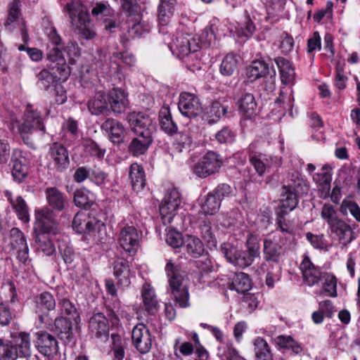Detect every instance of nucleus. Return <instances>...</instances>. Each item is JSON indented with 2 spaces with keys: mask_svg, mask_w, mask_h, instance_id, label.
I'll list each match as a JSON object with an SVG mask.
<instances>
[{
  "mask_svg": "<svg viewBox=\"0 0 360 360\" xmlns=\"http://www.w3.org/2000/svg\"><path fill=\"white\" fill-rule=\"evenodd\" d=\"M305 183L297 172L293 173L287 185H283L281 194V207L292 211L297 205V198L303 193Z\"/></svg>",
  "mask_w": 360,
  "mask_h": 360,
  "instance_id": "obj_4",
  "label": "nucleus"
},
{
  "mask_svg": "<svg viewBox=\"0 0 360 360\" xmlns=\"http://www.w3.org/2000/svg\"><path fill=\"white\" fill-rule=\"evenodd\" d=\"M181 203V195L176 188L168 189L160 206V213L164 224H170L174 212Z\"/></svg>",
  "mask_w": 360,
  "mask_h": 360,
  "instance_id": "obj_8",
  "label": "nucleus"
},
{
  "mask_svg": "<svg viewBox=\"0 0 360 360\" xmlns=\"http://www.w3.org/2000/svg\"><path fill=\"white\" fill-rule=\"evenodd\" d=\"M73 32L79 37L91 40L96 36L86 8L80 0H72L65 6Z\"/></svg>",
  "mask_w": 360,
  "mask_h": 360,
  "instance_id": "obj_2",
  "label": "nucleus"
},
{
  "mask_svg": "<svg viewBox=\"0 0 360 360\" xmlns=\"http://www.w3.org/2000/svg\"><path fill=\"white\" fill-rule=\"evenodd\" d=\"M275 342L280 347L291 349L295 354L302 351L300 345L290 336L279 335L275 338Z\"/></svg>",
  "mask_w": 360,
  "mask_h": 360,
  "instance_id": "obj_52",
  "label": "nucleus"
},
{
  "mask_svg": "<svg viewBox=\"0 0 360 360\" xmlns=\"http://www.w3.org/2000/svg\"><path fill=\"white\" fill-rule=\"evenodd\" d=\"M300 269L304 282L311 286L317 284L321 278L323 273L311 262L309 257L305 256L300 264Z\"/></svg>",
  "mask_w": 360,
  "mask_h": 360,
  "instance_id": "obj_21",
  "label": "nucleus"
},
{
  "mask_svg": "<svg viewBox=\"0 0 360 360\" xmlns=\"http://www.w3.org/2000/svg\"><path fill=\"white\" fill-rule=\"evenodd\" d=\"M229 111V107L218 101L213 102L206 109L202 115V119L209 124L216 123L221 117L225 116Z\"/></svg>",
  "mask_w": 360,
  "mask_h": 360,
  "instance_id": "obj_28",
  "label": "nucleus"
},
{
  "mask_svg": "<svg viewBox=\"0 0 360 360\" xmlns=\"http://www.w3.org/2000/svg\"><path fill=\"white\" fill-rule=\"evenodd\" d=\"M269 72L268 65L263 61H253L247 70V75L253 80L264 77Z\"/></svg>",
  "mask_w": 360,
  "mask_h": 360,
  "instance_id": "obj_44",
  "label": "nucleus"
},
{
  "mask_svg": "<svg viewBox=\"0 0 360 360\" xmlns=\"http://www.w3.org/2000/svg\"><path fill=\"white\" fill-rule=\"evenodd\" d=\"M165 271L169 279V290L174 296V301L180 307H187L189 305V294L185 283L184 272H181L171 261L166 264Z\"/></svg>",
  "mask_w": 360,
  "mask_h": 360,
  "instance_id": "obj_3",
  "label": "nucleus"
},
{
  "mask_svg": "<svg viewBox=\"0 0 360 360\" xmlns=\"http://www.w3.org/2000/svg\"><path fill=\"white\" fill-rule=\"evenodd\" d=\"M141 238V234L136 227L127 224L120 229L118 243L126 252L134 254L140 246Z\"/></svg>",
  "mask_w": 360,
  "mask_h": 360,
  "instance_id": "obj_9",
  "label": "nucleus"
},
{
  "mask_svg": "<svg viewBox=\"0 0 360 360\" xmlns=\"http://www.w3.org/2000/svg\"><path fill=\"white\" fill-rule=\"evenodd\" d=\"M8 244L16 251L20 262L25 264L29 259V248L24 233L18 228H13L10 231Z\"/></svg>",
  "mask_w": 360,
  "mask_h": 360,
  "instance_id": "obj_14",
  "label": "nucleus"
},
{
  "mask_svg": "<svg viewBox=\"0 0 360 360\" xmlns=\"http://www.w3.org/2000/svg\"><path fill=\"white\" fill-rule=\"evenodd\" d=\"M107 96L98 91L89 101L88 108L91 114L98 115L108 111Z\"/></svg>",
  "mask_w": 360,
  "mask_h": 360,
  "instance_id": "obj_31",
  "label": "nucleus"
},
{
  "mask_svg": "<svg viewBox=\"0 0 360 360\" xmlns=\"http://www.w3.org/2000/svg\"><path fill=\"white\" fill-rule=\"evenodd\" d=\"M220 205L221 199L212 191L206 195L201 207L204 213L207 214H214L219 210Z\"/></svg>",
  "mask_w": 360,
  "mask_h": 360,
  "instance_id": "obj_43",
  "label": "nucleus"
},
{
  "mask_svg": "<svg viewBox=\"0 0 360 360\" xmlns=\"http://www.w3.org/2000/svg\"><path fill=\"white\" fill-rule=\"evenodd\" d=\"M193 146V140L189 134L179 133L174 143V151L178 154L188 153Z\"/></svg>",
  "mask_w": 360,
  "mask_h": 360,
  "instance_id": "obj_40",
  "label": "nucleus"
},
{
  "mask_svg": "<svg viewBox=\"0 0 360 360\" xmlns=\"http://www.w3.org/2000/svg\"><path fill=\"white\" fill-rule=\"evenodd\" d=\"M169 48L174 55L184 58L191 52H196L198 45L194 38L188 34H181L172 40Z\"/></svg>",
  "mask_w": 360,
  "mask_h": 360,
  "instance_id": "obj_12",
  "label": "nucleus"
},
{
  "mask_svg": "<svg viewBox=\"0 0 360 360\" xmlns=\"http://www.w3.org/2000/svg\"><path fill=\"white\" fill-rule=\"evenodd\" d=\"M161 129L167 134L172 135L177 131V125L173 121L167 108L161 110L159 114Z\"/></svg>",
  "mask_w": 360,
  "mask_h": 360,
  "instance_id": "obj_38",
  "label": "nucleus"
},
{
  "mask_svg": "<svg viewBox=\"0 0 360 360\" xmlns=\"http://www.w3.org/2000/svg\"><path fill=\"white\" fill-rule=\"evenodd\" d=\"M279 238L276 236H269L264 239L263 254L265 260L278 263L283 255L282 246Z\"/></svg>",
  "mask_w": 360,
  "mask_h": 360,
  "instance_id": "obj_17",
  "label": "nucleus"
},
{
  "mask_svg": "<svg viewBox=\"0 0 360 360\" xmlns=\"http://www.w3.org/2000/svg\"><path fill=\"white\" fill-rule=\"evenodd\" d=\"M323 282V290L328 296L335 297L337 296V278L330 273L324 272L322 274L321 278Z\"/></svg>",
  "mask_w": 360,
  "mask_h": 360,
  "instance_id": "obj_48",
  "label": "nucleus"
},
{
  "mask_svg": "<svg viewBox=\"0 0 360 360\" xmlns=\"http://www.w3.org/2000/svg\"><path fill=\"white\" fill-rule=\"evenodd\" d=\"M89 332L92 336L106 340L109 333V322L105 316L101 312L93 314L89 321Z\"/></svg>",
  "mask_w": 360,
  "mask_h": 360,
  "instance_id": "obj_16",
  "label": "nucleus"
},
{
  "mask_svg": "<svg viewBox=\"0 0 360 360\" xmlns=\"http://www.w3.org/2000/svg\"><path fill=\"white\" fill-rule=\"evenodd\" d=\"M25 159L22 156L21 150H13L11 158V174L15 181L22 182L28 174V168L25 165Z\"/></svg>",
  "mask_w": 360,
  "mask_h": 360,
  "instance_id": "obj_20",
  "label": "nucleus"
},
{
  "mask_svg": "<svg viewBox=\"0 0 360 360\" xmlns=\"http://www.w3.org/2000/svg\"><path fill=\"white\" fill-rule=\"evenodd\" d=\"M173 4L161 2L158 7V19L162 24L172 15L174 12Z\"/></svg>",
  "mask_w": 360,
  "mask_h": 360,
  "instance_id": "obj_57",
  "label": "nucleus"
},
{
  "mask_svg": "<svg viewBox=\"0 0 360 360\" xmlns=\"http://www.w3.org/2000/svg\"><path fill=\"white\" fill-rule=\"evenodd\" d=\"M39 82L41 86L47 89L51 84L56 82L55 77L48 70H43L37 75Z\"/></svg>",
  "mask_w": 360,
  "mask_h": 360,
  "instance_id": "obj_60",
  "label": "nucleus"
},
{
  "mask_svg": "<svg viewBox=\"0 0 360 360\" xmlns=\"http://www.w3.org/2000/svg\"><path fill=\"white\" fill-rule=\"evenodd\" d=\"M49 155L58 170L65 169L70 164L68 152L60 143H53L51 145Z\"/></svg>",
  "mask_w": 360,
  "mask_h": 360,
  "instance_id": "obj_19",
  "label": "nucleus"
},
{
  "mask_svg": "<svg viewBox=\"0 0 360 360\" xmlns=\"http://www.w3.org/2000/svg\"><path fill=\"white\" fill-rule=\"evenodd\" d=\"M6 195L10 201L13 210H15L18 219L23 223H27L30 221V214L28 207L25 200L21 196H18L15 199L11 198V194L8 191Z\"/></svg>",
  "mask_w": 360,
  "mask_h": 360,
  "instance_id": "obj_33",
  "label": "nucleus"
},
{
  "mask_svg": "<svg viewBox=\"0 0 360 360\" xmlns=\"http://www.w3.org/2000/svg\"><path fill=\"white\" fill-rule=\"evenodd\" d=\"M101 129L108 133L112 143L119 144L122 141L124 128L117 120L108 119L102 124Z\"/></svg>",
  "mask_w": 360,
  "mask_h": 360,
  "instance_id": "obj_24",
  "label": "nucleus"
},
{
  "mask_svg": "<svg viewBox=\"0 0 360 360\" xmlns=\"http://www.w3.org/2000/svg\"><path fill=\"white\" fill-rule=\"evenodd\" d=\"M36 347L39 353L50 356L58 352V343L56 338L46 332L37 333Z\"/></svg>",
  "mask_w": 360,
  "mask_h": 360,
  "instance_id": "obj_18",
  "label": "nucleus"
},
{
  "mask_svg": "<svg viewBox=\"0 0 360 360\" xmlns=\"http://www.w3.org/2000/svg\"><path fill=\"white\" fill-rule=\"evenodd\" d=\"M275 62L279 69L281 80L283 84H291L293 83L295 72L292 64L284 58H277Z\"/></svg>",
  "mask_w": 360,
  "mask_h": 360,
  "instance_id": "obj_32",
  "label": "nucleus"
},
{
  "mask_svg": "<svg viewBox=\"0 0 360 360\" xmlns=\"http://www.w3.org/2000/svg\"><path fill=\"white\" fill-rule=\"evenodd\" d=\"M178 108L182 115L189 117H195L202 112L199 98L195 95L187 92L181 94Z\"/></svg>",
  "mask_w": 360,
  "mask_h": 360,
  "instance_id": "obj_15",
  "label": "nucleus"
},
{
  "mask_svg": "<svg viewBox=\"0 0 360 360\" xmlns=\"http://www.w3.org/2000/svg\"><path fill=\"white\" fill-rule=\"evenodd\" d=\"M129 121L136 135L129 145V151L134 156L143 155L153 141L154 125L152 120L148 115L134 112L129 115Z\"/></svg>",
  "mask_w": 360,
  "mask_h": 360,
  "instance_id": "obj_1",
  "label": "nucleus"
},
{
  "mask_svg": "<svg viewBox=\"0 0 360 360\" xmlns=\"http://www.w3.org/2000/svg\"><path fill=\"white\" fill-rule=\"evenodd\" d=\"M340 212L343 215L349 212L357 221H360V207L354 201L345 199L340 205Z\"/></svg>",
  "mask_w": 360,
  "mask_h": 360,
  "instance_id": "obj_51",
  "label": "nucleus"
},
{
  "mask_svg": "<svg viewBox=\"0 0 360 360\" xmlns=\"http://www.w3.org/2000/svg\"><path fill=\"white\" fill-rule=\"evenodd\" d=\"M58 307L60 308L62 314L72 316L73 320L75 323H78L80 320L79 316L75 305L68 299L63 298L59 300Z\"/></svg>",
  "mask_w": 360,
  "mask_h": 360,
  "instance_id": "obj_53",
  "label": "nucleus"
},
{
  "mask_svg": "<svg viewBox=\"0 0 360 360\" xmlns=\"http://www.w3.org/2000/svg\"><path fill=\"white\" fill-rule=\"evenodd\" d=\"M294 46V40L292 37L288 35L287 33H283L281 36L280 49L281 51L287 54L288 53Z\"/></svg>",
  "mask_w": 360,
  "mask_h": 360,
  "instance_id": "obj_61",
  "label": "nucleus"
},
{
  "mask_svg": "<svg viewBox=\"0 0 360 360\" xmlns=\"http://www.w3.org/2000/svg\"><path fill=\"white\" fill-rule=\"evenodd\" d=\"M47 202L51 210L60 212L67 205L63 193L55 187L47 188L45 191Z\"/></svg>",
  "mask_w": 360,
  "mask_h": 360,
  "instance_id": "obj_27",
  "label": "nucleus"
},
{
  "mask_svg": "<svg viewBox=\"0 0 360 360\" xmlns=\"http://www.w3.org/2000/svg\"><path fill=\"white\" fill-rule=\"evenodd\" d=\"M56 332L59 338L65 342H71L74 338L72 323L69 319L60 316L55 320Z\"/></svg>",
  "mask_w": 360,
  "mask_h": 360,
  "instance_id": "obj_29",
  "label": "nucleus"
},
{
  "mask_svg": "<svg viewBox=\"0 0 360 360\" xmlns=\"http://www.w3.org/2000/svg\"><path fill=\"white\" fill-rule=\"evenodd\" d=\"M37 308L48 311L53 310L56 307V300L53 296L48 292H44L35 297Z\"/></svg>",
  "mask_w": 360,
  "mask_h": 360,
  "instance_id": "obj_50",
  "label": "nucleus"
},
{
  "mask_svg": "<svg viewBox=\"0 0 360 360\" xmlns=\"http://www.w3.org/2000/svg\"><path fill=\"white\" fill-rule=\"evenodd\" d=\"M51 234L35 233V242L38 251L42 252L47 256H51L56 252L55 246L50 236Z\"/></svg>",
  "mask_w": 360,
  "mask_h": 360,
  "instance_id": "obj_36",
  "label": "nucleus"
},
{
  "mask_svg": "<svg viewBox=\"0 0 360 360\" xmlns=\"http://www.w3.org/2000/svg\"><path fill=\"white\" fill-rule=\"evenodd\" d=\"M238 58L237 55L227 54L221 63L220 72L225 76L233 75L238 68Z\"/></svg>",
  "mask_w": 360,
  "mask_h": 360,
  "instance_id": "obj_41",
  "label": "nucleus"
},
{
  "mask_svg": "<svg viewBox=\"0 0 360 360\" xmlns=\"http://www.w3.org/2000/svg\"><path fill=\"white\" fill-rule=\"evenodd\" d=\"M238 108L247 117L255 115L257 110V103L252 94L245 93L242 95L238 101Z\"/></svg>",
  "mask_w": 360,
  "mask_h": 360,
  "instance_id": "obj_37",
  "label": "nucleus"
},
{
  "mask_svg": "<svg viewBox=\"0 0 360 360\" xmlns=\"http://www.w3.org/2000/svg\"><path fill=\"white\" fill-rule=\"evenodd\" d=\"M183 248L188 255L193 257H200L204 252L202 241L198 238L191 235L184 237Z\"/></svg>",
  "mask_w": 360,
  "mask_h": 360,
  "instance_id": "obj_35",
  "label": "nucleus"
},
{
  "mask_svg": "<svg viewBox=\"0 0 360 360\" xmlns=\"http://www.w3.org/2000/svg\"><path fill=\"white\" fill-rule=\"evenodd\" d=\"M86 151L91 155L98 158H102L105 154V150L102 149L96 142L90 141L86 145Z\"/></svg>",
  "mask_w": 360,
  "mask_h": 360,
  "instance_id": "obj_62",
  "label": "nucleus"
},
{
  "mask_svg": "<svg viewBox=\"0 0 360 360\" xmlns=\"http://www.w3.org/2000/svg\"><path fill=\"white\" fill-rule=\"evenodd\" d=\"M108 103L112 111L115 113L124 112L129 105V101L124 91L120 89H113L107 96Z\"/></svg>",
  "mask_w": 360,
  "mask_h": 360,
  "instance_id": "obj_23",
  "label": "nucleus"
},
{
  "mask_svg": "<svg viewBox=\"0 0 360 360\" xmlns=\"http://www.w3.org/2000/svg\"><path fill=\"white\" fill-rule=\"evenodd\" d=\"M16 124L18 133L25 142L28 141L29 135L34 130L39 129L44 131V129L39 113L32 110L30 105L27 107L22 122H18Z\"/></svg>",
  "mask_w": 360,
  "mask_h": 360,
  "instance_id": "obj_5",
  "label": "nucleus"
},
{
  "mask_svg": "<svg viewBox=\"0 0 360 360\" xmlns=\"http://www.w3.org/2000/svg\"><path fill=\"white\" fill-rule=\"evenodd\" d=\"M17 356L16 349L7 343L0 352V360H15Z\"/></svg>",
  "mask_w": 360,
  "mask_h": 360,
  "instance_id": "obj_63",
  "label": "nucleus"
},
{
  "mask_svg": "<svg viewBox=\"0 0 360 360\" xmlns=\"http://www.w3.org/2000/svg\"><path fill=\"white\" fill-rule=\"evenodd\" d=\"M232 286L238 292L244 293L251 289V280L248 274L240 272L236 274L232 281Z\"/></svg>",
  "mask_w": 360,
  "mask_h": 360,
  "instance_id": "obj_42",
  "label": "nucleus"
},
{
  "mask_svg": "<svg viewBox=\"0 0 360 360\" xmlns=\"http://www.w3.org/2000/svg\"><path fill=\"white\" fill-rule=\"evenodd\" d=\"M329 230L345 246L354 239V232L351 226L341 219H339L335 223L332 224V225L329 226Z\"/></svg>",
  "mask_w": 360,
  "mask_h": 360,
  "instance_id": "obj_22",
  "label": "nucleus"
},
{
  "mask_svg": "<svg viewBox=\"0 0 360 360\" xmlns=\"http://www.w3.org/2000/svg\"><path fill=\"white\" fill-rule=\"evenodd\" d=\"M247 252L252 257L257 258L259 257V244L257 238L254 235H250L246 241Z\"/></svg>",
  "mask_w": 360,
  "mask_h": 360,
  "instance_id": "obj_58",
  "label": "nucleus"
},
{
  "mask_svg": "<svg viewBox=\"0 0 360 360\" xmlns=\"http://www.w3.org/2000/svg\"><path fill=\"white\" fill-rule=\"evenodd\" d=\"M143 306L149 314H155L159 307L154 289L148 283H144L141 289Z\"/></svg>",
  "mask_w": 360,
  "mask_h": 360,
  "instance_id": "obj_25",
  "label": "nucleus"
},
{
  "mask_svg": "<svg viewBox=\"0 0 360 360\" xmlns=\"http://www.w3.org/2000/svg\"><path fill=\"white\" fill-rule=\"evenodd\" d=\"M58 232V223L53 210L44 207L35 212L34 233H51Z\"/></svg>",
  "mask_w": 360,
  "mask_h": 360,
  "instance_id": "obj_6",
  "label": "nucleus"
},
{
  "mask_svg": "<svg viewBox=\"0 0 360 360\" xmlns=\"http://www.w3.org/2000/svg\"><path fill=\"white\" fill-rule=\"evenodd\" d=\"M64 53H65L66 56L70 60L78 57L80 55V49L77 42L69 41L64 47Z\"/></svg>",
  "mask_w": 360,
  "mask_h": 360,
  "instance_id": "obj_64",
  "label": "nucleus"
},
{
  "mask_svg": "<svg viewBox=\"0 0 360 360\" xmlns=\"http://www.w3.org/2000/svg\"><path fill=\"white\" fill-rule=\"evenodd\" d=\"M200 233L202 238L210 246H215L217 243L216 238L212 231L210 221H204L200 226Z\"/></svg>",
  "mask_w": 360,
  "mask_h": 360,
  "instance_id": "obj_55",
  "label": "nucleus"
},
{
  "mask_svg": "<svg viewBox=\"0 0 360 360\" xmlns=\"http://www.w3.org/2000/svg\"><path fill=\"white\" fill-rule=\"evenodd\" d=\"M222 165V160L220 156L209 151L194 165L193 172L201 178H205L219 172Z\"/></svg>",
  "mask_w": 360,
  "mask_h": 360,
  "instance_id": "obj_7",
  "label": "nucleus"
},
{
  "mask_svg": "<svg viewBox=\"0 0 360 360\" xmlns=\"http://www.w3.org/2000/svg\"><path fill=\"white\" fill-rule=\"evenodd\" d=\"M94 200V195L86 189L77 190L74 195L75 204L84 209L90 207Z\"/></svg>",
  "mask_w": 360,
  "mask_h": 360,
  "instance_id": "obj_45",
  "label": "nucleus"
},
{
  "mask_svg": "<svg viewBox=\"0 0 360 360\" xmlns=\"http://www.w3.org/2000/svg\"><path fill=\"white\" fill-rule=\"evenodd\" d=\"M167 243L173 248H177L183 246L184 243V237L180 232L173 229H169L166 235Z\"/></svg>",
  "mask_w": 360,
  "mask_h": 360,
  "instance_id": "obj_54",
  "label": "nucleus"
},
{
  "mask_svg": "<svg viewBox=\"0 0 360 360\" xmlns=\"http://www.w3.org/2000/svg\"><path fill=\"white\" fill-rule=\"evenodd\" d=\"M321 216V218L328 223V226H331L332 224L340 219L337 216V212L334 207L330 204H324L323 205Z\"/></svg>",
  "mask_w": 360,
  "mask_h": 360,
  "instance_id": "obj_56",
  "label": "nucleus"
},
{
  "mask_svg": "<svg viewBox=\"0 0 360 360\" xmlns=\"http://www.w3.org/2000/svg\"><path fill=\"white\" fill-rule=\"evenodd\" d=\"M274 158L271 156L267 157L262 153L250 154L249 156V161L251 165L254 167L256 173L259 176H264L269 172L271 167V162Z\"/></svg>",
  "mask_w": 360,
  "mask_h": 360,
  "instance_id": "obj_26",
  "label": "nucleus"
},
{
  "mask_svg": "<svg viewBox=\"0 0 360 360\" xmlns=\"http://www.w3.org/2000/svg\"><path fill=\"white\" fill-rule=\"evenodd\" d=\"M20 9L19 1L14 0L9 6L8 18L5 22V26L10 30H13L16 25H20L19 20Z\"/></svg>",
  "mask_w": 360,
  "mask_h": 360,
  "instance_id": "obj_49",
  "label": "nucleus"
},
{
  "mask_svg": "<svg viewBox=\"0 0 360 360\" xmlns=\"http://www.w3.org/2000/svg\"><path fill=\"white\" fill-rule=\"evenodd\" d=\"M16 350L18 349L22 356H27L31 354L30 334L21 332L15 338Z\"/></svg>",
  "mask_w": 360,
  "mask_h": 360,
  "instance_id": "obj_47",
  "label": "nucleus"
},
{
  "mask_svg": "<svg viewBox=\"0 0 360 360\" xmlns=\"http://www.w3.org/2000/svg\"><path fill=\"white\" fill-rule=\"evenodd\" d=\"M222 349L224 350L222 355L224 356L226 360H245L239 354L238 352L233 347L232 344L227 342Z\"/></svg>",
  "mask_w": 360,
  "mask_h": 360,
  "instance_id": "obj_59",
  "label": "nucleus"
},
{
  "mask_svg": "<svg viewBox=\"0 0 360 360\" xmlns=\"http://www.w3.org/2000/svg\"><path fill=\"white\" fill-rule=\"evenodd\" d=\"M221 250L229 262L240 268H245L250 266L255 259L247 251L238 250L229 243H223Z\"/></svg>",
  "mask_w": 360,
  "mask_h": 360,
  "instance_id": "obj_10",
  "label": "nucleus"
},
{
  "mask_svg": "<svg viewBox=\"0 0 360 360\" xmlns=\"http://www.w3.org/2000/svg\"><path fill=\"white\" fill-rule=\"evenodd\" d=\"M256 360H273L269 346L262 338H257L253 342Z\"/></svg>",
  "mask_w": 360,
  "mask_h": 360,
  "instance_id": "obj_39",
  "label": "nucleus"
},
{
  "mask_svg": "<svg viewBox=\"0 0 360 360\" xmlns=\"http://www.w3.org/2000/svg\"><path fill=\"white\" fill-rule=\"evenodd\" d=\"M114 275L122 285L128 286L130 283L131 271L129 262L124 259L118 258L113 264Z\"/></svg>",
  "mask_w": 360,
  "mask_h": 360,
  "instance_id": "obj_30",
  "label": "nucleus"
},
{
  "mask_svg": "<svg viewBox=\"0 0 360 360\" xmlns=\"http://www.w3.org/2000/svg\"><path fill=\"white\" fill-rule=\"evenodd\" d=\"M129 178L132 188L137 192L142 190L146 186L145 173L143 167L137 163L131 165Z\"/></svg>",
  "mask_w": 360,
  "mask_h": 360,
  "instance_id": "obj_34",
  "label": "nucleus"
},
{
  "mask_svg": "<svg viewBox=\"0 0 360 360\" xmlns=\"http://www.w3.org/2000/svg\"><path fill=\"white\" fill-rule=\"evenodd\" d=\"M131 339L135 348L141 354H147L152 348L153 338L150 332L143 324H138L133 328Z\"/></svg>",
  "mask_w": 360,
  "mask_h": 360,
  "instance_id": "obj_13",
  "label": "nucleus"
},
{
  "mask_svg": "<svg viewBox=\"0 0 360 360\" xmlns=\"http://www.w3.org/2000/svg\"><path fill=\"white\" fill-rule=\"evenodd\" d=\"M111 351L113 354L112 360H122L125 355L126 341L120 335L114 333L111 335Z\"/></svg>",
  "mask_w": 360,
  "mask_h": 360,
  "instance_id": "obj_46",
  "label": "nucleus"
},
{
  "mask_svg": "<svg viewBox=\"0 0 360 360\" xmlns=\"http://www.w3.org/2000/svg\"><path fill=\"white\" fill-rule=\"evenodd\" d=\"M72 228L79 233H94L105 229L104 224L94 218L89 217L84 212H78L72 221Z\"/></svg>",
  "mask_w": 360,
  "mask_h": 360,
  "instance_id": "obj_11",
  "label": "nucleus"
}]
</instances>
